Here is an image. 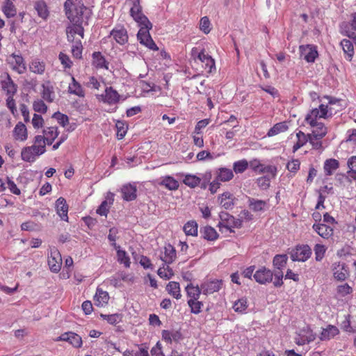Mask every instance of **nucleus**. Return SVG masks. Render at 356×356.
Segmentation results:
<instances>
[{"instance_id":"obj_1","label":"nucleus","mask_w":356,"mask_h":356,"mask_svg":"<svg viewBox=\"0 0 356 356\" xmlns=\"http://www.w3.org/2000/svg\"><path fill=\"white\" fill-rule=\"evenodd\" d=\"M138 23L140 29H139L137 38L141 44L146 46L151 50L157 51L158 47L152 40L149 31L152 28V24L148 18L141 13L134 18Z\"/></svg>"},{"instance_id":"obj_2","label":"nucleus","mask_w":356,"mask_h":356,"mask_svg":"<svg viewBox=\"0 0 356 356\" xmlns=\"http://www.w3.org/2000/svg\"><path fill=\"white\" fill-rule=\"evenodd\" d=\"M64 8L67 17L71 22L82 24L84 12L88 10L82 0H66Z\"/></svg>"},{"instance_id":"obj_3","label":"nucleus","mask_w":356,"mask_h":356,"mask_svg":"<svg viewBox=\"0 0 356 356\" xmlns=\"http://www.w3.org/2000/svg\"><path fill=\"white\" fill-rule=\"evenodd\" d=\"M219 217L220 220L218 224V227L222 232H224V229L234 232V228H240L242 225L241 220L235 218L227 212H220Z\"/></svg>"},{"instance_id":"obj_4","label":"nucleus","mask_w":356,"mask_h":356,"mask_svg":"<svg viewBox=\"0 0 356 356\" xmlns=\"http://www.w3.org/2000/svg\"><path fill=\"white\" fill-rule=\"evenodd\" d=\"M120 95L113 87H106L104 93L99 96V99L109 105L118 104L120 99Z\"/></svg>"},{"instance_id":"obj_5","label":"nucleus","mask_w":356,"mask_h":356,"mask_svg":"<svg viewBox=\"0 0 356 356\" xmlns=\"http://www.w3.org/2000/svg\"><path fill=\"white\" fill-rule=\"evenodd\" d=\"M273 277V273L264 266L259 268L253 275L254 280L260 284H266L271 282Z\"/></svg>"},{"instance_id":"obj_6","label":"nucleus","mask_w":356,"mask_h":356,"mask_svg":"<svg viewBox=\"0 0 356 356\" xmlns=\"http://www.w3.org/2000/svg\"><path fill=\"white\" fill-rule=\"evenodd\" d=\"M312 254L311 249L308 245L297 246L291 254L293 261H305L309 258Z\"/></svg>"},{"instance_id":"obj_7","label":"nucleus","mask_w":356,"mask_h":356,"mask_svg":"<svg viewBox=\"0 0 356 356\" xmlns=\"http://www.w3.org/2000/svg\"><path fill=\"white\" fill-rule=\"evenodd\" d=\"M300 56L308 63H314L318 56L316 47L314 45H300L299 47Z\"/></svg>"},{"instance_id":"obj_8","label":"nucleus","mask_w":356,"mask_h":356,"mask_svg":"<svg viewBox=\"0 0 356 356\" xmlns=\"http://www.w3.org/2000/svg\"><path fill=\"white\" fill-rule=\"evenodd\" d=\"M48 265L52 272L58 273L60 270L62 258L57 249L54 248L51 250V254L48 257Z\"/></svg>"},{"instance_id":"obj_9","label":"nucleus","mask_w":356,"mask_h":356,"mask_svg":"<svg viewBox=\"0 0 356 356\" xmlns=\"http://www.w3.org/2000/svg\"><path fill=\"white\" fill-rule=\"evenodd\" d=\"M222 285V281L220 280H213L206 281L201 284V290L204 295L211 294L218 291Z\"/></svg>"},{"instance_id":"obj_10","label":"nucleus","mask_w":356,"mask_h":356,"mask_svg":"<svg viewBox=\"0 0 356 356\" xmlns=\"http://www.w3.org/2000/svg\"><path fill=\"white\" fill-rule=\"evenodd\" d=\"M56 341H64L68 342L74 348H80L82 345L81 337L72 332H67L62 334Z\"/></svg>"},{"instance_id":"obj_11","label":"nucleus","mask_w":356,"mask_h":356,"mask_svg":"<svg viewBox=\"0 0 356 356\" xmlns=\"http://www.w3.org/2000/svg\"><path fill=\"white\" fill-rule=\"evenodd\" d=\"M113 202L114 194L108 192L106 197V200L101 203L100 206L97 209V213L100 216H106L109 211L110 206L113 204Z\"/></svg>"},{"instance_id":"obj_12","label":"nucleus","mask_w":356,"mask_h":356,"mask_svg":"<svg viewBox=\"0 0 356 356\" xmlns=\"http://www.w3.org/2000/svg\"><path fill=\"white\" fill-rule=\"evenodd\" d=\"M111 35L120 44H124L128 42V34L124 27H117L112 30Z\"/></svg>"},{"instance_id":"obj_13","label":"nucleus","mask_w":356,"mask_h":356,"mask_svg":"<svg viewBox=\"0 0 356 356\" xmlns=\"http://www.w3.org/2000/svg\"><path fill=\"white\" fill-rule=\"evenodd\" d=\"M136 186L131 184L124 185L121 188L122 198L127 202L134 200L136 197Z\"/></svg>"},{"instance_id":"obj_14","label":"nucleus","mask_w":356,"mask_h":356,"mask_svg":"<svg viewBox=\"0 0 356 356\" xmlns=\"http://www.w3.org/2000/svg\"><path fill=\"white\" fill-rule=\"evenodd\" d=\"M177 254L175 248L170 244L165 245L164 255L160 257L163 263L170 264L175 260Z\"/></svg>"},{"instance_id":"obj_15","label":"nucleus","mask_w":356,"mask_h":356,"mask_svg":"<svg viewBox=\"0 0 356 356\" xmlns=\"http://www.w3.org/2000/svg\"><path fill=\"white\" fill-rule=\"evenodd\" d=\"M248 203L249 209L254 212L264 211L267 207L266 201L250 197H248Z\"/></svg>"},{"instance_id":"obj_16","label":"nucleus","mask_w":356,"mask_h":356,"mask_svg":"<svg viewBox=\"0 0 356 356\" xmlns=\"http://www.w3.org/2000/svg\"><path fill=\"white\" fill-rule=\"evenodd\" d=\"M56 207L57 213L60 217L61 220L68 221V205L63 197H59L56 202Z\"/></svg>"},{"instance_id":"obj_17","label":"nucleus","mask_w":356,"mask_h":356,"mask_svg":"<svg viewBox=\"0 0 356 356\" xmlns=\"http://www.w3.org/2000/svg\"><path fill=\"white\" fill-rule=\"evenodd\" d=\"M218 200L220 204L225 209H232L235 204V197L229 192L223 193Z\"/></svg>"},{"instance_id":"obj_18","label":"nucleus","mask_w":356,"mask_h":356,"mask_svg":"<svg viewBox=\"0 0 356 356\" xmlns=\"http://www.w3.org/2000/svg\"><path fill=\"white\" fill-rule=\"evenodd\" d=\"M313 229L323 238H328L333 234V229L323 223L314 224Z\"/></svg>"},{"instance_id":"obj_19","label":"nucleus","mask_w":356,"mask_h":356,"mask_svg":"<svg viewBox=\"0 0 356 356\" xmlns=\"http://www.w3.org/2000/svg\"><path fill=\"white\" fill-rule=\"evenodd\" d=\"M1 86L8 96H14L17 92V86L14 83L9 75L1 81Z\"/></svg>"},{"instance_id":"obj_20","label":"nucleus","mask_w":356,"mask_h":356,"mask_svg":"<svg viewBox=\"0 0 356 356\" xmlns=\"http://www.w3.org/2000/svg\"><path fill=\"white\" fill-rule=\"evenodd\" d=\"M13 61H12L13 69L19 74L25 72L26 67L23 57L21 55L12 54Z\"/></svg>"},{"instance_id":"obj_21","label":"nucleus","mask_w":356,"mask_h":356,"mask_svg":"<svg viewBox=\"0 0 356 356\" xmlns=\"http://www.w3.org/2000/svg\"><path fill=\"white\" fill-rule=\"evenodd\" d=\"M13 136L16 140L21 141H24L27 139V129L22 122H18L16 124L13 130Z\"/></svg>"},{"instance_id":"obj_22","label":"nucleus","mask_w":356,"mask_h":356,"mask_svg":"<svg viewBox=\"0 0 356 356\" xmlns=\"http://www.w3.org/2000/svg\"><path fill=\"white\" fill-rule=\"evenodd\" d=\"M45 144L51 145L54 140L58 137V131L56 127H50L43 130Z\"/></svg>"},{"instance_id":"obj_23","label":"nucleus","mask_w":356,"mask_h":356,"mask_svg":"<svg viewBox=\"0 0 356 356\" xmlns=\"http://www.w3.org/2000/svg\"><path fill=\"white\" fill-rule=\"evenodd\" d=\"M339 333V330L336 326L329 325L326 328L322 330L319 338L321 341L330 340Z\"/></svg>"},{"instance_id":"obj_24","label":"nucleus","mask_w":356,"mask_h":356,"mask_svg":"<svg viewBox=\"0 0 356 356\" xmlns=\"http://www.w3.org/2000/svg\"><path fill=\"white\" fill-rule=\"evenodd\" d=\"M216 179L220 181H229L234 177L232 170L227 168H220L216 170Z\"/></svg>"},{"instance_id":"obj_25","label":"nucleus","mask_w":356,"mask_h":356,"mask_svg":"<svg viewBox=\"0 0 356 356\" xmlns=\"http://www.w3.org/2000/svg\"><path fill=\"white\" fill-rule=\"evenodd\" d=\"M340 45L342 47L346 58L350 61L354 56V47L353 42L347 39H343L341 41Z\"/></svg>"},{"instance_id":"obj_26","label":"nucleus","mask_w":356,"mask_h":356,"mask_svg":"<svg viewBox=\"0 0 356 356\" xmlns=\"http://www.w3.org/2000/svg\"><path fill=\"white\" fill-rule=\"evenodd\" d=\"M109 300L108 292L103 291L102 289L97 288L96 293L94 296V300L97 306H104L106 305Z\"/></svg>"},{"instance_id":"obj_27","label":"nucleus","mask_w":356,"mask_h":356,"mask_svg":"<svg viewBox=\"0 0 356 356\" xmlns=\"http://www.w3.org/2000/svg\"><path fill=\"white\" fill-rule=\"evenodd\" d=\"M197 58L203 63L205 64L206 68H209L208 72H211L213 69H216L215 61L211 56L204 54V50L202 49L198 53Z\"/></svg>"},{"instance_id":"obj_28","label":"nucleus","mask_w":356,"mask_h":356,"mask_svg":"<svg viewBox=\"0 0 356 356\" xmlns=\"http://www.w3.org/2000/svg\"><path fill=\"white\" fill-rule=\"evenodd\" d=\"M68 90L70 93L78 97H83L85 96V92L82 86L73 76L72 77V83L69 85Z\"/></svg>"},{"instance_id":"obj_29","label":"nucleus","mask_w":356,"mask_h":356,"mask_svg":"<svg viewBox=\"0 0 356 356\" xmlns=\"http://www.w3.org/2000/svg\"><path fill=\"white\" fill-rule=\"evenodd\" d=\"M339 167V163L337 159H329L325 161L323 168L325 175L330 176Z\"/></svg>"},{"instance_id":"obj_30","label":"nucleus","mask_w":356,"mask_h":356,"mask_svg":"<svg viewBox=\"0 0 356 356\" xmlns=\"http://www.w3.org/2000/svg\"><path fill=\"white\" fill-rule=\"evenodd\" d=\"M334 276L338 280H344L348 275V271L343 264L335 263L334 264Z\"/></svg>"},{"instance_id":"obj_31","label":"nucleus","mask_w":356,"mask_h":356,"mask_svg":"<svg viewBox=\"0 0 356 356\" xmlns=\"http://www.w3.org/2000/svg\"><path fill=\"white\" fill-rule=\"evenodd\" d=\"M2 11L8 18L13 17L17 14V9L11 0L4 1Z\"/></svg>"},{"instance_id":"obj_32","label":"nucleus","mask_w":356,"mask_h":356,"mask_svg":"<svg viewBox=\"0 0 356 356\" xmlns=\"http://www.w3.org/2000/svg\"><path fill=\"white\" fill-rule=\"evenodd\" d=\"M159 184L170 191H176L179 186V182L171 176L163 177Z\"/></svg>"},{"instance_id":"obj_33","label":"nucleus","mask_w":356,"mask_h":356,"mask_svg":"<svg viewBox=\"0 0 356 356\" xmlns=\"http://www.w3.org/2000/svg\"><path fill=\"white\" fill-rule=\"evenodd\" d=\"M93 64L97 68L108 69V63L106 60L105 58L99 51L92 54Z\"/></svg>"},{"instance_id":"obj_34","label":"nucleus","mask_w":356,"mask_h":356,"mask_svg":"<svg viewBox=\"0 0 356 356\" xmlns=\"http://www.w3.org/2000/svg\"><path fill=\"white\" fill-rule=\"evenodd\" d=\"M30 70L38 74H42L45 71V63L39 59H34L29 65Z\"/></svg>"},{"instance_id":"obj_35","label":"nucleus","mask_w":356,"mask_h":356,"mask_svg":"<svg viewBox=\"0 0 356 356\" xmlns=\"http://www.w3.org/2000/svg\"><path fill=\"white\" fill-rule=\"evenodd\" d=\"M316 129L312 131L311 134L314 136L316 140H321L327 133V129L322 122H316Z\"/></svg>"},{"instance_id":"obj_36","label":"nucleus","mask_w":356,"mask_h":356,"mask_svg":"<svg viewBox=\"0 0 356 356\" xmlns=\"http://www.w3.org/2000/svg\"><path fill=\"white\" fill-rule=\"evenodd\" d=\"M186 291L187 293V296L190 297L189 300H198L200 296V293L202 292L201 290V286H195L193 284H188L186 287Z\"/></svg>"},{"instance_id":"obj_37","label":"nucleus","mask_w":356,"mask_h":356,"mask_svg":"<svg viewBox=\"0 0 356 356\" xmlns=\"http://www.w3.org/2000/svg\"><path fill=\"white\" fill-rule=\"evenodd\" d=\"M202 237L207 241H214L218 237L216 229L210 226H206L200 230Z\"/></svg>"},{"instance_id":"obj_38","label":"nucleus","mask_w":356,"mask_h":356,"mask_svg":"<svg viewBox=\"0 0 356 356\" xmlns=\"http://www.w3.org/2000/svg\"><path fill=\"white\" fill-rule=\"evenodd\" d=\"M166 290L172 296L176 299H180L181 297L180 293L179 284L177 282H170L167 286Z\"/></svg>"},{"instance_id":"obj_39","label":"nucleus","mask_w":356,"mask_h":356,"mask_svg":"<svg viewBox=\"0 0 356 356\" xmlns=\"http://www.w3.org/2000/svg\"><path fill=\"white\" fill-rule=\"evenodd\" d=\"M298 141L293 147V152H296L298 149L302 147L308 142L309 134H305L302 131H299L296 134Z\"/></svg>"},{"instance_id":"obj_40","label":"nucleus","mask_w":356,"mask_h":356,"mask_svg":"<svg viewBox=\"0 0 356 356\" xmlns=\"http://www.w3.org/2000/svg\"><path fill=\"white\" fill-rule=\"evenodd\" d=\"M200 182L201 179L200 177H197L196 175L190 174L185 175L183 179V183L192 188L199 186Z\"/></svg>"},{"instance_id":"obj_41","label":"nucleus","mask_w":356,"mask_h":356,"mask_svg":"<svg viewBox=\"0 0 356 356\" xmlns=\"http://www.w3.org/2000/svg\"><path fill=\"white\" fill-rule=\"evenodd\" d=\"M318 118H321L318 108H313L305 117V121L312 127H315Z\"/></svg>"},{"instance_id":"obj_42","label":"nucleus","mask_w":356,"mask_h":356,"mask_svg":"<svg viewBox=\"0 0 356 356\" xmlns=\"http://www.w3.org/2000/svg\"><path fill=\"white\" fill-rule=\"evenodd\" d=\"M289 129L286 122H282L275 124L268 131V135L273 136L281 132H284Z\"/></svg>"},{"instance_id":"obj_43","label":"nucleus","mask_w":356,"mask_h":356,"mask_svg":"<svg viewBox=\"0 0 356 356\" xmlns=\"http://www.w3.org/2000/svg\"><path fill=\"white\" fill-rule=\"evenodd\" d=\"M35 9L37 10L38 15L42 19H47L49 15V11L46 3L42 1H38L35 3Z\"/></svg>"},{"instance_id":"obj_44","label":"nucleus","mask_w":356,"mask_h":356,"mask_svg":"<svg viewBox=\"0 0 356 356\" xmlns=\"http://www.w3.org/2000/svg\"><path fill=\"white\" fill-rule=\"evenodd\" d=\"M42 91L41 92V95L43 99L49 102H52L55 97L53 88L51 86H46L44 84H42Z\"/></svg>"},{"instance_id":"obj_45","label":"nucleus","mask_w":356,"mask_h":356,"mask_svg":"<svg viewBox=\"0 0 356 356\" xmlns=\"http://www.w3.org/2000/svg\"><path fill=\"white\" fill-rule=\"evenodd\" d=\"M197 223L195 220L187 222L184 226V231L186 235L197 236Z\"/></svg>"},{"instance_id":"obj_46","label":"nucleus","mask_w":356,"mask_h":356,"mask_svg":"<svg viewBox=\"0 0 356 356\" xmlns=\"http://www.w3.org/2000/svg\"><path fill=\"white\" fill-rule=\"evenodd\" d=\"M288 257L286 254H277L273 258V266L278 270H282L286 265Z\"/></svg>"},{"instance_id":"obj_47","label":"nucleus","mask_w":356,"mask_h":356,"mask_svg":"<svg viewBox=\"0 0 356 356\" xmlns=\"http://www.w3.org/2000/svg\"><path fill=\"white\" fill-rule=\"evenodd\" d=\"M66 32L79 35V39L83 38L84 29L81 26V24L74 23L72 26H68L67 28Z\"/></svg>"},{"instance_id":"obj_48","label":"nucleus","mask_w":356,"mask_h":356,"mask_svg":"<svg viewBox=\"0 0 356 356\" xmlns=\"http://www.w3.org/2000/svg\"><path fill=\"white\" fill-rule=\"evenodd\" d=\"M248 307V301L245 298H242L235 301L233 309L236 312L243 313Z\"/></svg>"},{"instance_id":"obj_49","label":"nucleus","mask_w":356,"mask_h":356,"mask_svg":"<svg viewBox=\"0 0 356 356\" xmlns=\"http://www.w3.org/2000/svg\"><path fill=\"white\" fill-rule=\"evenodd\" d=\"M248 168V162L245 159L236 161L233 164V170L235 173H243Z\"/></svg>"},{"instance_id":"obj_50","label":"nucleus","mask_w":356,"mask_h":356,"mask_svg":"<svg viewBox=\"0 0 356 356\" xmlns=\"http://www.w3.org/2000/svg\"><path fill=\"white\" fill-rule=\"evenodd\" d=\"M117 129V137L119 140L122 139L127 134V125L122 121H117L115 124Z\"/></svg>"},{"instance_id":"obj_51","label":"nucleus","mask_w":356,"mask_h":356,"mask_svg":"<svg viewBox=\"0 0 356 356\" xmlns=\"http://www.w3.org/2000/svg\"><path fill=\"white\" fill-rule=\"evenodd\" d=\"M21 156L22 160L27 162H33L35 160L34 153L32 152L30 147H24L22 150Z\"/></svg>"},{"instance_id":"obj_52","label":"nucleus","mask_w":356,"mask_h":356,"mask_svg":"<svg viewBox=\"0 0 356 356\" xmlns=\"http://www.w3.org/2000/svg\"><path fill=\"white\" fill-rule=\"evenodd\" d=\"M188 305L191 308L192 313L198 314L201 312V309L203 306V303L198 300H188Z\"/></svg>"},{"instance_id":"obj_53","label":"nucleus","mask_w":356,"mask_h":356,"mask_svg":"<svg viewBox=\"0 0 356 356\" xmlns=\"http://www.w3.org/2000/svg\"><path fill=\"white\" fill-rule=\"evenodd\" d=\"M83 47L81 39L76 40L75 44L72 47V53L74 58H81L82 56Z\"/></svg>"},{"instance_id":"obj_54","label":"nucleus","mask_w":356,"mask_h":356,"mask_svg":"<svg viewBox=\"0 0 356 356\" xmlns=\"http://www.w3.org/2000/svg\"><path fill=\"white\" fill-rule=\"evenodd\" d=\"M101 317L106 320L111 325H116L122 321L121 315L119 314H113L110 315L101 314Z\"/></svg>"},{"instance_id":"obj_55","label":"nucleus","mask_w":356,"mask_h":356,"mask_svg":"<svg viewBox=\"0 0 356 356\" xmlns=\"http://www.w3.org/2000/svg\"><path fill=\"white\" fill-rule=\"evenodd\" d=\"M118 261L120 264H123L125 267L129 268L130 266V260L127 253L124 250H119L117 252Z\"/></svg>"},{"instance_id":"obj_56","label":"nucleus","mask_w":356,"mask_h":356,"mask_svg":"<svg viewBox=\"0 0 356 356\" xmlns=\"http://www.w3.org/2000/svg\"><path fill=\"white\" fill-rule=\"evenodd\" d=\"M277 171V168L275 165H264L261 164L258 172L260 174L269 173L272 175V178H274L276 176Z\"/></svg>"},{"instance_id":"obj_57","label":"nucleus","mask_w":356,"mask_h":356,"mask_svg":"<svg viewBox=\"0 0 356 356\" xmlns=\"http://www.w3.org/2000/svg\"><path fill=\"white\" fill-rule=\"evenodd\" d=\"M33 108L35 112L45 113L47 111V106L41 99H37L33 103Z\"/></svg>"},{"instance_id":"obj_58","label":"nucleus","mask_w":356,"mask_h":356,"mask_svg":"<svg viewBox=\"0 0 356 356\" xmlns=\"http://www.w3.org/2000/svg\"><path fill=\"white\" fill-rule=\"evenodd\" d=\"M132 7L130 10L131 16L134 18L137 15H140L142 13V8L140 6V0H131Z\"/></svg>"},{"instance_id":"obj_59","label":"nucleus","mask_w":356,"mask_h":356,"mask_svg":"<svg viewBox=\"0 0 356 356\" xmlns=\"http://www.w3.org/2000/svg\"><path fill=\"white\" fill-rule=\"evenodd\" d=\"M257 186L261 190H267L270 187V179L266 176L259 177L257 179Z\"/></svg>"},{"instance_id":"obj_60","label":"nucleus","mask_w":356,"mask_h":356,"mask_svg":"<svg viewBox=\"0 0 356 356\" xmlns=\"http://www.w3.org/2000/svg\"><path fill=\"white\" fill-rule=\"evenodd\" d=\"M211 23L207 17H203L200 21V29L205 34H208L211 31Z\"/></svg>"},{"instance_id":"obj_61","label":"nucleus","mask_w":356,"mask_h":356,"mask_svg":"<svg viewBox=\"0 0 356 356\" xmlns=\"http://www.w3.org/2000/svg\"><path fill=\"white\" fill-rule=\"evenodd\" d=\"M52 118L56 119L58 122L63 127H65L69 122L67 115L63 114L59 111L54 113Z\"/></svg>"},{"instance_id":"obj_62","label":"nucleus","mask_w":356,"mask_h":356,"mask_svg":"<svg viewBox=\"0 0 356 356\" xmlns=\"http://www.w3.org/2000/svg\"><path fill=\"white\" fill-rule=\"evenodd\" d=\"M326 248L324 245L321 244H316L314 247V252L316 255V260L321 261L325 253Z\"/></svg>"},{"instance_id":"obj_63","label":"nucleus","mask_w":356,"mask_h":356,"mask_svg":"<svg viewBox=\"0 0 356 356\" xmlns=\"http://www.w3.org/2000/svg\"><path fill=\"white\" fill-rule=\"evenodd\" d=\"M32 124L35 129L41 128L44 124V119L40 115L35 113L32 119Z\"/></svg>"},{"instance_id":"obj_64","label":"nucleus","mask_w":356,"mask_h":356,"mask_svg":"<svg viewBox=\"0 0 356 356\" xmlns=\"http://www.w3.org/2000/svg\"><path fill=\"white\" fill-rule=\"evenodd\" d=\"M59 60L65 68L71 67L72 62L71 61L70 58L67 55L60 52L59 54Z\"/></svg>"}]
</instances>
